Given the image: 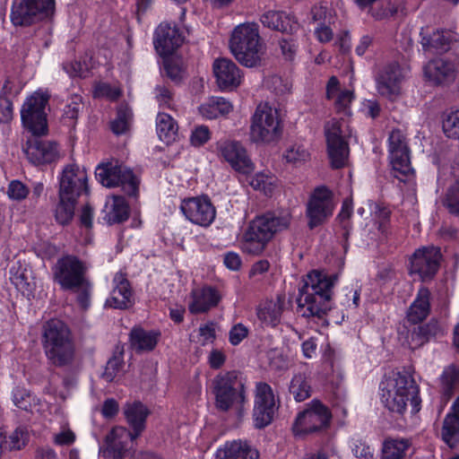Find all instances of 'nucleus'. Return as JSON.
Listing matches in <instances>:
<instances>
[{
  "mask_svg": "<svg viewBox=\"0 0 459 459\" xmlns=\"http://www.w3.org/2000/svg\"><path fill=\"white\" fill-rule=\"evenodd\" d=\"M335 276L312 271L303 277L297 299L298 312L305 317H323L331 308Z\"/></svg>",
  "mask_w": 459,
  "mask_h": 459,
  "instance_id": "1",
  "label": "nucleus"
},
{
  "mask_svg": "<svg viewBox=\"0 0 459 459\" xmlns=\"http://www.w3.org/2000/svg\"><path fill=\"white\" fill-rule=\"evenodd\" d=\"M42 346L48 363L56 368H70L76 359L75 342L69 327L59 319H50L42 330Z\"/></svg>",
  "mask_w": 459,
  "mask_h": 459,
  "instance_id": "2",
  "label": "nucleus"
},
{
  "mask_svg": "<svg viewBox=\"0 0 459 459\" xmlns=\"http://www.w3.org/2000/svg\"><path fill=\"white\" fill-rule=\"evenodd\" d=\"M291 219L289 211L266 212L257 216L243 235L242 250L250 255H259L277 233L289 229Z\"/></svg>",
  "mask_w": 459,
  "mask_h": 459,
  "instance_id": "3",
  "label": "nucleus"
},
{
  "mask_svg": "<svg viewBox=\"0 0 459 459\" xmlns=\"http://www.w3.org/2000/svg\"><path fill=\"white\" fill-rule=\"evenodd\" d=\"M379 388L381 402L390 411L403 414L408 402L415 411H419V387L411 376L393 371L385 377Z\"/></svg>",
  "mask_w": 459,
  "mask_h": 459,
  "instance_id": "4",
  "label": "nucleus"
},
{
  "mask_svg": "<svg viewBox=\"0 0 459 459\" xmlns=\"http://www.w3.org/2000/svg\"><path fill=\"white\" fill-rule=\"evenodd\" d=\"M230 48L242 65H261L265 48L259 34L258 24L245 22L236 26L230 35Z\"/></svg>",
  "mask_w": 459,
  "mask_h": 459,
  "instance_id": "5",
  "label": "nucleus"
},
{
  "mask_svg": "<svg viewBox=\"0 0 459 459\" xmlns=\"http://www.w3.org/2000/svg\"><path fill=\"white\" fill-rule=\"evenodd\" d=\"M212 393L220 411L236 410L241 414L247 402L246 382L235 370L218 374L212 381Z\"/></svg>",
  "mask_w": 459,
  "mask_h": 459,
  "instance_id": "6",
  "label": "nucleus"
},
{
  "mask_svg": "<svg viewBox=\"0 0 459 459\" xmlns=\"http://www.w3.org/2000/svg\"><path fill=\"white\" fill-rule=\"evenodd\" d=\"M282 129L279 110L268 102H260L250 119V141L255 143L276 142L281 138Z\"/></svg>",
  "mask_w": 459,
  "mask_h": 459,
  "instance_id": "7",
  "label": "nucleus"
},
{
  "mask_svg": "<svg viewBox=\"0 0 459 459\" xmlns=\"http://www.w3.org/2000/svg\"><path fill=\"white\" fill-rule=\"evenodd\" d=\"M332 414L319 400L314 399L299 412L292 425L295 436L320 432L330 425Z\"/></svg>",
  "mask_w": 459,
  "mask_h": 459,
  "instance_id": "8",
  "label": "nucleus"
},
{
  "mask_svg": "<svg viewBox=\"0 0 459 459\" xmlns=\"http://www.w3.org/2000/svg\"><path fill=\"white\" fill-rule=\"evenodd\" d=\"M55 11V0H13L11 22L14 26H30L49 17Z\"/></svg>",
  "mask_w": 459,
  "mask_h": 459,
  "instance_id": "9",
  "label": "nucleus"
},
{
  "mask_svg": "<svg viewBox=\"0 0 459 459\" xmlns=\"http://www.w3.org/2000/svg\"><path fill=\"white\" fill-rule=\"evenodd\" d=\"M49 95L40 91L29 96L22 106L21 117L25 128L34 135L47 134L48 123L46 107Z\"/></svg>",
  "mask_w": 459,
  "mask_h": 459,
  "instance_id": "10",
  "label": "nucleus"
},
{
  "mask_svg": "<svg viewBox=\"0 0 459 459\" xmlns=\"http://www.w3.org/2000/svg\"><path fill=\"white\" fill-rule=\"evenodd\" d=\"M86 271L85 264L75 255H63L52 268L53 280L63 290H79L86 283Z\"/></svg>",
  "mask_w": 459,
  "mask_h": 459,
  "instance_id": "11",
  "label": "nucleus"
},
{
  "mask_svg": "<svg viewBox=\"0 0 459 459\" xmlns=\"http://www.w3.org/2000/svg\"><path fill=\"white\" fill-rule=\"evenodd\" d=\"M97 180L104 186H121L131 196L138 194L139 179L133 171L123 165H99L95 171Z\"/></svg>",
  "mask_w": 459,
  "mask_h": 459,
  "instance_id": "12",
  "label": "nucleus"
},
{
  "mask_svg": "<svg viewBox=\"0 0 459 459\" xmlns=\"http://www.w3.org/2000/svg\"><path fill=\"white\" fill-rule=\"evenodd\" d=\"M334 207L333 192L325 186L316 187L306 207L308 228L313 230L326 222L332 217Z\"/></svg>",
  "mask_w": 459,
  "mask_h": 459,
  "instance_id": "13",
  "label": "nucleus"
},
{
  "mask_svg": "<svg viewBox=\"0 0 459 459\" xmlns=\"http://www.w3.org/2000/svg\"><path fill=\"white\" fill-rule=\"evenodd\" d=\"M325 133L331 166L333 169L345 167L349 160L350 148L343 125L332 119L325 124Z\"/></svg>",
  "mask_w": 459,
  "mask_h": 459,
  "instance_id": "14",
  "label": "nucleus"
},
{
  "mask_svg": "<svg viewBox=\"0 0 459 459\" xmlns=\"http://www.w3.org/2000/svg\"><path fill=\"white\" fill-rule=\"evenodd\" d=\"M423 76L431 85L449 87L459 81V56L429 60L423 66Z\"/></svg>",
  "mask_w": 459,
  "mask_h": 459,
  "instance_id": "15",
  "label": "nucleus"
},
{
  "mask_svg": "<svg viewBox=\"0 0 459 459\" xmlns=\"http://www.w3.org/2000/svg\"><path fill=\"white\" fill-rule=\"evenodd\" d=\"M388 158L394 176L399 180L401 176H408L412 172L410 161V150L405 134L399 129L393 130L388 137Z\"/></svg>",
  "mask_w": 459,
  "mask_h": 459,
  "instance_id": "16",
  "label": "nucleus"
},
{
  "mask_svg": "<svg viewBox=\"0 0 459 459\" xmlns=\"http://www.w3.org/2000/svg\"><path fill=\"white\" fill-rule=\"evenodd\" d=\"M218 155L238 173L249 174L254 171L255 165L246 147L238 141L224 139L216 143Z\"/></svg>",
  "mask_w": 459,
  "mask_h": 459,
  "instance_id": "17",
  "label": "nucleus"
},
{
  "mask_svg": "<svg viewBox=\"0 0 459 459\" xmlns=\"http://www.w3.org/2000/svg\"><path fill=\"white\" fill-rule=\"evenodd\" d=\"M276 411L275 398L272 387L264 382H258L255 391L253 419L255 428L269 425Z\"/></svg>",
  "mask_w": 459,
  "mask_h": 459,
  "instance_id": "18",
  "label": "nucleus"
},
{
  "mask_svg": "<svg viewBox=\"0 0 459 459\" xmlns=\"http://www.w3.org/2000/svg\"><path fill=\"white\" fill-rule=\"evenodd\" d=\"M441 252L438 247L429 246L417 249L410 260V273H416L422 281L430 280L437 273Z\"/></svg>",
  "mask_w": 459,
  "mask_h": 459,
  "instance_id": "19",
  "label": "nucleus"
},
{
  "mask_svg": "<svg viewBox=\"0 0 459 459\" xmlns=\"http://www.w3.org/2000/svg\"><path fill=\"white\" fill-rule=\"evenodd\" d=\"M180 211L186 220L201 227H208L214 221L216 210L207 196L182 200Z\"/></svg>",
  "mask_w": 459,
  "mask_h": 459,
  "instance_id": "20",
  "label": "nucleus"
},
{
  "mask_svg": "<svg viewBox=\"0 0 459 459\" xmlns=\"http://www.w3.org/2000/svg\"><path fill=\"white\" fill-rule=\"evenodd\" d=\"M404 77V70L398 63L388 64L376 78L378 93L390 100L396 99L401 94V82Z\"/></svg>",
  "mask_w": 459,
  "mask_h": 459,
  "instance_id": "21",
  "label": "nucleus"
},
{
  "mask_svg": "<svg viewBox=\"0 0 459 459\" xmlns=\"http://www.w3.org/2000/svg\"><path fill=\"white\" fill-rule=\"evenodd\" d=\"M88 191V175L83 168L76 164L65 166L59 178L58 194L78 198Z\"/></svg>",
  "mask_w": 459,
  "mask_h": 459,
  "instance_id": "22",
  "label": "nucleus"
},
{
  "mask_svg": "<svg viewBox=\"0 0 459 459\" xmlns=\"http://www.w3.org/2000/svg\"><path fill=\"white\" fill-rule=\"evenodd\" d=\"M38 135L28 139L23 152L27 159L33 165L51 163L58 159V150L55 143L42 140Z\"/></svg>",
  "mask_w": 459,
  "mask_h": 459,
  "instance_id": "23",
  "label": "nucleus"
},
{
  "mask_svg": "<svg viewBox=\"0 0 459 459\" xmlns=\"http://www.w3.org/2000/svg\"><path fill=\"white\" fill-rule=\"evenodd\" d=\"M136 437L122 426L114 427L105 437L100 453L108 459H121L128 451V444Z\"/></svg>",
  "mask_w": 459,
  "mask_h": 459,
  "instance_id": "24",
  "label": "nucleus"
},
{
  "mask_svg": "<svg viewBox=\"0 0 459 459\" xmlns=\"http://www.w3.org/2000/svg\"><path fill=\"white\" fill-rule=\"evenodd\" d=\"M184 41L176 25L161 22L155 30L154 47L160 56L171 55Z\"/></svg>",
  "mask_w": 459,
  "mask_h": 459,
  "instance_id": "25",
  "label": "nucleus"
},
{
  "mask_svg": "<svg viewBox=\"0 0 459 459\" xmlns=\"http://www.w3.org/2000/svg\"><path fill=\"white\" fill-rule=\"evenodd\" d=\"M134 304L133 290L126 275L121 272L115 274L113 289L106 300V306L117 309H126Z\"/></svg>",
  "mask_w": 459,
  "mask_h": 459,
  "instance_id": "26",
  "label": "nucleus"
},
{
  "mask_svg": "<svg viewBox=\"0 0 459 459\" xmlns=\"http://www.w3.org/2000/svg\"><path fill=\"white\" fill-rule=\"evenodd\" d=\"M212 68L220 89L232 90L240 84L242 74L233 61L227 58L216 59L213 62Z\"/></svg>",
  "mask_w": 459,
  "mask_h": 459,
  "instance_id": "27",
  "label": "nucleus"
},
{
  "mask_svg": "<svg viewBox=\"0 0 459 459\" xmlns=\"http://www.w3.org/2000/svg\"><path fill=\"white\" fill-rule=\"evenodd\" d=\"M222 299L221 293L216 288L204 286L195 289L191 292V301L188 304V310L192 314L206 313L218 306Z\"/></svg>",
  "mask_w": 459,
  "mask_h": 459,
  "instance_id": "28",
  "label": "nucleus"
},
{
  "mask_svg": "<svg viewBox=\"0 0 459 459\" xmlns=\"http://www.w3.org/2000/svg\"><path fill=\"white\" fill-rule=\"evenodd\" d=\"M444 334V330L439 322L431 319L429 323L413 327L407 336V345L414 350L421 347L430 340Z\"/></svg>",
  "mask_w": 459,
  "mask_h": 459,
  "instance_id": "29",
  "label": "nucleus"
},
{
  "mask_svg": "<svg viewBox=\"0 0 459 459\" xmlns=\"http://www.w3.org/2000/svg\"><path fill=\"white\" fill-rule=\"evenodd\" d=\"M459 35L450 30H437L429 36H423L421 45L424 50L431 53H444L457 42Z\"/></svg>",
  "mask_w": 459,
  "mask_h": 459,
  "instance_id": "30",
  "label": "nucleus"
},
{
  "mask_svg": "<svg viewBox=\"0 0 459 459\" xmlns=\"http://www.w3.org/2000/svg\"><path fill=\"white\" fill-rule=\"evenodd\" d=\"M285 306V296L278 295L275 299L265 300L259 304L256 316L266 326H275L281 322Z\"/></svg>",
  "mask_w": 459,
  "mask_h": 459,
  "instance_id": "31",
  "label": "nucleus"
},
{
  "mask_svg": "<svg viewBox=\"0 0 459 459\" xmlns=\"http://www.w3.org/2000/svg\"><path fill=\"white\" fill-rule=\"evenodd\" d=\"M261 22L267 28L285 33L298 30L299 24L290 14L280 11H268L261 17Z\"/></svg>",
  "mask_w": 459,
  "mask_h": 459,
  "instance_id": "32",
  "label": "nucleus"
},
{
  "mask_svg": "<svg viewBox=\"0 0 459 459\" xmlns=\"http://www.w3.org/2000/svg\"><path fill=\"white\" fill-rule=\"evenodd\" d=\"M259 453L247 442L232 441L217 451L216 459H258Z\"/></svg>",
  "mask_w": 459,
  "mask_h": 459,
  "instance_id": "33",
  "label": "nucleus"
},
{
  "mask_svg": "<svg viewBox=\"0 0 459 459\" xmlns=\"http://www.w3.org/2000/svg\"><path fill=\"white\" fill-rule=\"evenodd\" d=\"M124 414L127 423L133 429V437H138L145 428L148 409L142 403L134 402L125 406Z\"/></svg>",
  "mask_w": 459,
  "mask_h": 459,
  "instance_id": "34",
  "label": "nucleus"
},
{
  "mask_svg": "<svg viewBox=\"0 0 459 459\" xmlns=\"http://www.w3.org/2000/svg\"><path fill=\"white\" fill-rule=\"evenodd\" d=\"M160 333L134 327L130 332V346L136 352L152 351L158 343Z\"/></svg>",
  "mask_w": 459,
  "mask_h": 459,
  "instance_id": "35",
  "label": "nucleus"
},
{
  "mask_svg": "<svg viewBox=\"0 0 459 459\" xmlns=\"http://www.w3.org/2000/svg\"><path fill=\"white\" fill-rule=\"evenodd\" d=\"M429 298L430 292L427 288L422 287L419 290L415 300L407 312V318L410 322L418 324L429 316L430 310Z\"/></svg>",
  "mask_w": 459,
  "mask_h": 459,
  "instance_id": "36",
  "label": "nucleus"
},
{
  "mask_svg": "<svg viewBox=\"0 0 459 459\" xmlns=\"http://www.w3.org/2000/svg\"><path fill=\"white\" fill-rule=\"evenodd\" d=\"M232 109V104L226 99L212 97L199 107V113L206 119H214L230 114Z\"/></svg>",
  "mask_w": 459,
  "mask_h": 459,
  "instance_id": "37",
  "label": "nucleus"
},
{
  "mask_svg": "<svg viewBox=\"0 0 459 459\" xmlns=\"http://www.w3.org/2000/svg\"><path fill=\"white\" fill-rule=\"evenodd\" d=\"M156 130L160 141L167 144L174 143L178 136V126L167 113H159L156 118Z\"/></svg>",
  "mask_w": 459,
  "mask_h": 459,
  "instance_id": "38",
  "label": "nucleus"
},
{
  "mask_svg": "<svg viewBox=\"0 0 459 459\" xmlns=\"http://www.w3.org/2000/svg\"><path fill=\"white\" fill-rule=\"evenodd\" d=\"M441 399L444 405L459 387V370L453 365L446 367L440 376Z\"/></svg>",
  "mask_w": 459,
  "mask_h": 459,
  "instance_id": "39",
  "label": "nucleus"
},
{
  "mask_svg": "<svg viewBox=\"0 0 459 459\" xmlns=\"http://www.w3.org/2000/svg\"><path fill=\"white\" fill-rule=\"evenodd\" d=\"M10 280L16 289L22 293L30 294L34 289L31 271L26 266L18 264L10 269Z\"/></svg>",
  "mask_w": 459,
  "mask_h": 459,
  "instance_id": "40",
  "label": "nucleus"
},
{
  "mask_svg": "<svg viewBox=\"0 0 459 459\" xmlns=\"http://www.w3.org/2000/svg\"><path fill=\"white\" fill-rule=\"evenodd\" d=\"M411 445L407 438H387L383 443L380 459H403Z\"/></svg>",
  "mask_w": 459,
  "mask_h": 459,
  "instance_id": "41",
  "label": "nucleus"
},
{
  "mask_svg": "<svg viewBox=\"0 0 459 459\" xmlns=\"http://www.w3.org/2000/svg\"><path fill=\"white\" fill-rule=\"evenodd\" d=\"M58 198L59 201L56 207L55 216L58 223L65 225L69 223L74 218L77 198L63 194H58Z\"/></svg>",
  "mask_w": 459,
  "mask_h": 459,
  "instance_id": "42",
  "label": "nucleus"
},
{
  "mask_svg": "<svg viewBox=\"0 0 459 459\" xmlns=\"http://www.w3.org/2000/svg\"><path fill=\"white\" fill-rule=\"evenodd\" d=\"M441 437L443 441L452 448L459 444L458 417L449 413L445 417L441 429Z\"/></svg>",
  "mask_w": 459,
  "mask_h": 459,
  "instance_id": "43",
  "label": "nucleus"
},
{
  "mask_svg": "<svg viewBox=\"0 0 459 459\" xmlns=\"http://www.w3.org/2000/svg\"><path fill=\"white\" fill-rule=\"evenodd\" d=\"M129 217V206L125 198L118 195L112 196L110 210L107 214L109 224L120 223L126 221Z\"/></svg>",
  "mask_w": 459,
  "mask_h": 459,
  "instance_id": "44",
  "label": "nucleus"
},
{
  "mask_svg": "<svg viewBox=\"0 0 459 459\" xmlns=\"http://www.w3.org/2000/svg\"><path fill=\"white\" fill-rule=\"evenodd\" d=\"M286 162L294 166H299L310 159V152L303 143H293L290 144L283 154Z\"/></svg>",
  "mask_w": 459,
  "mask_h": 459,
  "instance_id": "45",
  "label": "nucleus"
},
{
  "mask_svg": "<svg viewBox=\"0 0 459 459\" xmlns=\"http://www.w3.org/2000/svg\"><path fill=\"white\" fill-rule=\"evenodd\" d=\"M289 389L297 402H303L311 395V386L304 374L295 375Z\"/></svg>",
  "mask_w": 459,
  "mask_h": 459,
  "instance_id": "46",
  "label": "nucleus"
},
{
  "mask_svg": "<svg viewBox=\"0 0 459 459\" xmlns=\"http://www.w3.org/2000/svg\"><path fill=\"white\" fill-rule=\"evenodd\" d=\"M251 186L255 190H259L266 195L273 193L278 186V179L270 173H256L250 181Z\"/></svg>",
  "mask_w": 459,
  "mask_h": 459,
  "instance_id": "47",
  "label": "nucleus"
},
{
  "mask_svg": "<svg viewBox=\"0 0 459 459\" xmlns=\"http://www.w3.org/2000/svg\"><path fill=\"white\" fill-rule=\"evenodd\" d=\"M441 202L449 213L459 217V178L446 189Z\"/></svg>",
  "mask_w": 459,
  "mask_h": 459,
  "instance_id": "48",
  "label": "nucleus"
},
{
  "mask_svg": "<svg viewBox=\"0 0 459 459\" xmlns=\"http://www.w3.org/2000/svg\"><path fill=\"white\" fill-rule=\"evenodd\" d=\"M10 84V80H5L0 94V123H8L13 119V103L5 97V94L12 89Z\"/></svg>",
  "mask_w": 459,
  "mask_h": 459,
  "instance_id": "49",
  "label": "nucleus"
},
{
  "mask_svg": "<svg viewBox=\"0 0 459 459\" xmlns=\"http://www.w3.org/2000/svg\"><path fill=\"white\" fill-rule=\"evenodd\" d=\"M121 95V90L116 85L109 84L104 82H99L94 84L93 97L101 99L105 98L108 100H116Z\"/></svg>",
  "mask_w": 459,
  "mask_h": 459,
  "instance_id": "50",
  "label": "nucleus"
},
{
  "mask_svg": "<svg viewBox=\"0 0 459 459\" xmlns=\"http://www.w3.org/2000/svg\"><path fill=\"white\" fill-rule=\"evenodd\" d=\"M131 112L126 108H119L117 117L111 122V130L116 134H125L129 128Z\"/></svg>",
  "mask_w": 459,
  "mask_h": 459,
  "instance_id": "51",
  "label": "nucleus"
},
{
  "mask_svg": "<svg viewBox=\"0 0 459 459\" xmlns=\"http://www.w3.org/2000/svg\"><path fill=\"white\" fill-rule=\"evenodd\" d=\"M30 193L29 187L20 180H13L9 183L7 195L14 201L24 200Z\"/></svg>",
  "mask_w": 459,
  "mask_h": 459,
  "instance_id": "52",
  "label": "nucleus"
},
{
  "mask_svg": "<svg viewBox=\"0 0 459 459\" xmlns=\"http://www.w3.org/2000/svg\"><path fill=\"white\" fill-rule=\"evenodd\" d=\"M82 108V97L74 95L71 98V101L65 106L64 110V119L74 124L78 117L79 112Z\"/></svg>",
  "mask_w": 459,
  "mask_h": 459,
  "instance_id": "53",
  "label": "nucleus"
},
{
  "mask_svg": "<svg viewBox=\"0 0 459 459\" xmlns=\"http://www.w3.org/2000/svg\"><path fill=\"white\" fill-rule=\"evenodd\" d=\"M64 69L72 77H86L91 66L85 60H74L65 65Z\"/></svg>",
  "mask_w": 459,
  "mask_h": 459,
  "instance_id": "54",
  "label": "nucleus"
},
{
  "mask_svg": "<svg viewBox=\"0 0 459 459\" xmlns=\"http://www.w3.org/2000/svg\"><path fill=\"white\" fill-rule=\"evenodd\" d=\"M443 129L448 137L459 139V110L447 116L443 122Z\"/></svg>",
  "mask_w": 459,
  "mask_h": 459,
  "instance_id": "55",
  "label": "nucleus"
},
{
  "mask_svg": "<svg viewBox=\"0 0 459 459\" xmlns=\"http://www.w3.org/2000/svg\"><path fill=\"white\" fill-rule=\"evenodd\" d=\"M32 396L25 390L16 387L13 391V402L18 408L29 411L32 403Z\"/></svg>",
  "mask_w": 459,
  "mask_h": 459,
  "instance_id": "56",
  "label": "nucleus"
},
{
  "mask_svg": "<svg viewBox=\"0 0 459 459\" xmlns=\"http://www.w3.org/2000/svg\"><path fill=\"white\" fill-rule=\"evenodd\" d=\"M354 98L353 91L350 90H342L333 99L334 107L338 112L349 113V107Z\"/></svg>",
  "mask_w": 459,
  "mask_h": 459,
  "instance_id": "57",
  "label": "nucleus"
},
{
  "mask_svg": "<svg viewBox=\"0 0 459 459\" xmlns=\"http://www.w3.org/2000/svg\"><path fill=\"white\" fill-rule=\"evenodd\" d=\"M211 138V132L206 126H198L192 131L190 142L193 146L199 147L206 143Z\"/></svg>",
  "mask_w": 459,
  "mask_h": 459,
  "instance_id": "58",
  "label": "nucleus"
},
{
  "mask_svg": "<svg viewBox=\"0 0 459 459\" xmlns=\"http://www.w3.org/2000/svg\"><path fill=\"white\" fill-rule=\"evenodd\" d=\"M311 16L314 22L325 24L331 22L333 11L321 3L311 8Z\"/></svg>",
  "mask_w": 459,
  "mask_h": 459,
  "instance_id": "59",
  "label": "nucleus"
},
{
  "mask_svg": "<svg viewBox=\"0 0 459 459\" xmlns=\"http://www.w3.org/2000/svg\"><path fill=\"white\" fill-rule=\"evenodd\" d=\"M166 74L173 81L177 82L182 79L183 70L177 60L168 59L164 62Z\"/></svg>",
  "mask_w": 459,
  "mask_h": 459,
  "instance_id": "60",
  "label": "nucleus"
},
{
  "mask_svg": "<svg viewBox=\"0 0 459 459\" xmlns=\"http://www.w3.org/2000/svg\"><path fill=\"white\" fill-rule=\"evenodd\" d=\"M247 333H248V330L244 325H242V324L235 325L230 329V333H229L230 342L232 345H238L247 336Z\"/></svg>",
  "mask_w": 459,
  "mask_h": 459,
  "instance_id": "61",
  "label": "nucleus"
},
{
  "mask_svg": "<svg viewBox=\"0 0 459 459\" xmlns=\"http://www.w3.org/2000/svg\"><path fill=\"white\" fill-rule=\"evenodd\" d=\"M156 99L160 106L170 108L172 104V92L164 85H158L155 88Z\"/></svg>",
  "mask_w": 459,
  "mask_h": 459,
  "instance_id": "62",
  "label": "nucleus"
},
{
  "mask_svg": "<svg viewBox=\"0 0 459 459\" xmlns=\"http://www.w3.org/2000/svg\"><path fill=\"white\" fill-rule=\"evenodd\" d=\"M10 449L19 450L25 446L26 433L20 429H17L9 437Z\"/></svg>",
  "mask_w": 459,
  "mask_h": 459,
  "instance_id": "63",
  "label": "nucleus"
},
{
  "mask_svg": "<svg viewBox=\"0 0 459 459\" xmlns=\"http://www.w3.org/2000/svg\"><path fill=\"white\" fill-rule=\"evenodd\" d=\"M199 334L202 338L203 345L212 342L215 339V328L213 323H208L201 325L199 328Z\"/></svg>",
  "mask_w": 459,
  "mask_h": 459,
  "instance_id": "64",
  "label": "nucleus"
}]
</instances>
